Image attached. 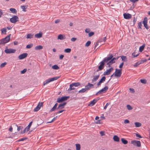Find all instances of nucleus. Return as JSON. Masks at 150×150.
I'll list each match as a JSON object with an SVG mask.
<instances>
[{
	"label": "nucleus",
	"mask_w": 150,
	"mask_h": 150,
	"mask_svg": "<svg viewBox=\"0 0 150 150\" xmlns=\"http://www.w3.org/2000/svg\"><path fill=\"white\" fill-rule=\"evenodd\" d=\"M11 35V34H10L5 38L1 39L0 40V45H4L9 42L10 39V36Z\"/></svg>",
	"instance_id": "obj_1"
},
{
	"label": "nucleus",
	"mask_w": 150,
	"mask_h": 150,
	"mask_svg": "<svg viewBox=\"0 0 150 150\" xmlns=\"http://www.w3.org/2000/svg\"><path fill=\"white\" fill-rule=\"evenodd\" d=\"M59 76H56V77H54L53 78H50V79H49L47 80H46V81H45L43 83V85L45 86V85L48 83H50V82H51L52 81L56 80L58 79L59 78Z\"/></svg>",
	"instance_id": "obj_2"
},
{
	"label": "nucleus",
	"mask_w": 150,
	"mask_h": 150,
	"mask_svg": "<svg viewBox=\"0 0 150 150\" xmlns=\"http://www.w3.org/2000/svg\"><path fill=\"white\" fill-rule=\"evenodd\" d=\"M69 98V96H63L61 98H58L57 100V102L58 103H62L67 100Z\"/></svg>",
	"instance_id": "obj_3"
},
{
	"label": "nucleus",
	"mask_w": 150,
	"mask_h": 150,
	"mask_svg": "<svg viewBox=\"0 0 150 150\" xmlns=\"http://www.w3.org/2000/svg\"><path fill=\"white\" fill-rule=\"evenodd\" d=\"M80 85V83L79 82H76L72 83L70 84V87L68 89V91H70L72 90H74L75 89V88H72V87H73L74 86L77 87Z\"/></svg>",
	"instance_id": "obj_4"
},
{
	"label": "nucleus",
	"mask_w": 150,
	"mask_h": 150,
	"mask_svg": "<svg viewBox=\"0 0 150 150\" xmlns=\"http://www.w3.org/2000/svg\"><path fill=\"white\" fill-rule=\"evenodd\" d=\"M122 69H116L115 72V76L117 77H120L122 74Z\"/></svg>",
	"instance_id": "obj_5"
},
{
	"label": "nucleus",
	"mask_w": 150,
	"mask_h": 150,
	"mask_svg": "<svg viewBox=\"0 0 150 150\" xmlns=\"http://www.w3.org/2000/svg\"><path fill=\"white\" fill-rule=\"evenodd\" d=\"M11 22L13 23H15L18 21V18L16 16H14L10 19Z\"/></svg>",
	"instance_id": "obj_6"
},
{
	"label": "nucleus",
	"mask_w": 150,
	"mask_h": 150,
	"mask_svg": "<svg viewBox=\"0 0 150 150\" xmlns=\"http://www.w3.org/2000/svg\"><path fill=\"white\" fill-rule=\"evenodd\" d=\"M148 18L146 17H145L143 21V23L144 24V26L148 30L149 29V27L147 25Z\"/></svg>",
	"instance_id": "obj_7"
},
{
	"label": "nucleus",
	"mask_w": 150,
	"mask_h": 150,
	"mask_svg": "<svg viewBox=\"0 0 150 150\" xmlns=\"http://www.w3.org/2000/svg\"><path fill=\"white\" fill-rule=\"evenodd\" d=\"M16 51V50L15 49L9 48L5 49V52L7 54H10L15 53Z\"/></svg>",
	"instance_id": "obj_8"
},
{
	"label": "nucleus",
	"mask_w": 150,
	"mask_h": 150,
	"mask_svg": "<svg viewBox=\"0 0 150 150\" xmlns=\"http://www.w3.org/2000/svg\"><path fill=\"white\" fill-rule=\"evenodd\" d=\"M131 143L134 145L138 147H140L141 146V142L139 141L133 140L131 142Z\"/></svg>",
	"instance_id": "obj_9"
},
{
	"label": "nucleus",
	"mask_w": 150,
	"mask_h": 150,
	"mask_svg": "<svg viewBox=\"0 0 150 150\" xmlns=\"http://www.w3.org/2000/svg\"><path fill=\"white\" fill-rule=\"evenodd\" d=\"M113 57V56L112 54H110L108 57L105 58L102 62H103L104 63L105 62L108 63L112 59Z\"/></svg>",
	"instance_id": "obj_10"
},
{
	"label": "nucleus",
	"mask_w": 150,
	"mask_h": 150,
	"mask_svg": "<svg viewBox=\"0 0 150 150\" xmlns=\"http://www.w3.org/2000/svg\"><path fill=\"white\" fill-rule=\"evenodd\" d=\"M113 69V68L111 67L108 69H107L104 72L103 75L104 76L108 75L110 74L111 72L112 71Z\"/></svg>",
	"instance_id": "obj_11"
},
{
	"label": "nucleus",
	"mask_w": 150,
	"mask_h": 150,
	"mask_svg": "<svg viewBox=\"0 0 150 150\" xmlns=\"http://www.w3.org/2000/svg\"><path fill=\"white\" fill-rule=\"evenodd\" d=\"M43 105V103H39L36 107L34 108V112H37L39 110L41 107Z\"/></svg>",
	"instance_id": "obj_12"
},
{
	"label": "nucleus",
	"mask_w": 150,
	"mask_h": 150,
	"mask_svg": "<svg viewBox=\"0 0 150 150\" xmlns=\"http://www.w3.org/2000/svg\"><path fill=\"white\" fill-rule=\"evenodd\" d=\"M67 104L66 102H64L63 103H60L59 104L57 110H61L64 107L65 105Z\"/></svg>",
	"instance_id": "obj_13"
},
{
	"label": "nucleus",
	"mask_w": 150,
	"mask_h": 150,
	"mask_svg": "<svg viewBox=\"0 0 150 150\" xmlns=\"http://www.w3.org/2000/svg\"><path fill=\"white\" fill-rule=\"evenodd\" d=\"M105 63L101 61L100 62V64L98 67V69L97 70V71H98L99 70H102L104 68Z\"/></svg>",
	"instance_id": "obj_14"
},
{
	"label": "nucleus",
	"mask_w": 150,
	"mask_h": 150,
	"mask_svg": "<svg viewBox=\"0 0 150 150\" xmlns=\"http://www.w3.org/2000/svg\"><path fill=\"white\" fill-rule=\"evenodd\" d=\"M28 55L27 53H24L19 56L18 58L19 59H22L25 58Z\"/></svg>",
	"instance_id": "obj_15"
},
{
	"label": "nucleus",
	"mask_w": 150,
	"mask_h": 150,
	"mask_svg": "<svg viewBox=\"0 0 150 150\" xmlns=\"http://www.w3.org/2000/svg\"><path fill=\"white\" fill-rule=\"evenodd\" d=\"M99 98H98L97 99H94L91 101L88 105L92 106L94 105L95 103L99 99Z\"/></svg>",
	"instance_id": "obj_16"
},
{
	"label": "nucleus",
	"mask_w": 150,
	"mask_h": 150,
	"mask_svg": "<svg viewBox=\"0 0 150 150\" xmlns=\"http://www.w3.org/2000/svg\"><path fill=\"white\" fill-rule=\"evenodd\" d=\"M123 16L124 18L126 19H129L132 18L131 15L129 13H124Z\"/></svg>",
	"instance_id": "obj_17"
},
{
	"label": "nucleus",
	"mask_w": 150,
	"mask_h": 150,
	"mask_svg": "<svg viewBox=\"0 0 150 150\" xmlns=\"http://www.w3.org/2000/svg\"><path fill=\"white\" fill-rule=\"evenodd\" d=\"M106 79L105 77L104 76L102 77L100 79V81L97 83V85L98 86H100L101 83L105 81Z\"/></svg>",
	"instance_id": "obj_18"
},
{
	"label": "nucleus",
	"mask_w": 150,
	"mask_h": 150,
	"mask_svg": "<svg viewBox=\"0 0 150 150\" xmlns=\"http://www.w3.org/2000/svg\"><path fill=\"white\" fill-rule=\"evenodd\" d=\"M93 85L90 83H88L87 84V85H86L85 86V88L86 90H90L91 88L93 86Z\"/></svg>",
	"instance_id": "obj_19"
},
{
	"label": "nucleus",
	"mask_w": 150,
	"mask_h": 150,
	"mask_svg": "<svg viewBox=\"0 0 150 150\" xmlns=\"http://www.w3.org/2000/svg\"><path fill=\"white\" fill-rule=\"evenodd\" d=\"M66 38V37L65 35L62 34H60L58 35L57 39L62 40L65 39Z\"/></svg>",
	"instance_id": "obj_20"
},
{
	"label": "nucleus",
	"mask_w": 150,
	"mask_h": 150,
	"mask_svg": "<svg viewBox=\"0 0 150 150\" xmlns=\"http://www.w3.org/2000/svg\"><path fill=\"white\" fill-rule=\"evenodd\" d=\"M100 76L99 75L93 76V79L92 80V82L94 83L96 82Z\"/></svg>",
	"instance_id": "obj_21"
},
{
	"label": "nucleus",
	"mask_w": 150,
	"mask_h": 150,
	"mask_svg": "<svg viewBox=\"0 0 150 150\" xmlns=\"http://www.w3.org/2000/svg\"><path fill=\"white\" fill-rule=\"evenodd\" d=\"M57 103H55L53 108L50 110V112H52L57 110Z\"/></svg>",
	"instance_id": "obj_22"
},
{
	"label": "nucleus",
	"mask_w": 150,
	"mask_h": 150,
	"mask_svg": "<svg viewBox=\"0 0 150 150\" xmlns=\"http://www.w3.org/2000/svg\"><path fill=\"white\" fill-rule=\"evenodd\" d=\"M42 35V33L40 32L36 34L35 35V37L37 38H41Z\"/></svg>",
	"instance_id": "obj_23"
},
{
	"label": "nucleus",
	"mask_w": 150,
	"mask_h": 150,
	"mask_svg": "<svg viewBox=\"0 0 150 150\" xmlns=\"http://www.w3.org/2000/svg\"><path fill=\"white\" fill-rule=\"evenodd\" d=\"M114 140L116 142H119L120 141V138L117 135H114L113 137Z\"/></svg>",
	"instance_id": "obj_24"
},
{
	"label": "nucleus",
	"mask_w": 150,
	"mask_h": 150,
	"mask_svg": "<svg viewBox=\"0 0 150 150\" xmlns=\"http://www.w3.org/2000/svg\"><path fill=\"white\" fill-rule=\"evenodd\" d=\"M33 34L29 33L27 35L26 38L27 39H31L33 38Z\"/></svg>",
	"instance_id": "obj_25"
},
{
	"label": "nucleus",
	"mask_w": 150,
	"mask_h": 150,
	"mask_svg": "<svg viewBox=\"0 0 150 150\" xmlns=\"http://www.w3.org/2000/svg\"><path fill=\"white\" fill-rule=\"evenodd\" d=\"M27 6H21V8L22 9V10L24 12L26 11V9L27 8Z\"/></svg>",
	"instance_id": "obj_26"
},
{
	"label": "nucleus",
	"mask_w": 150,
	"mask_h": 150,
	"mask_svg": "<svg viewBox=\"0 0 150 150\" xmlns=\"http://www.w3.org/2000/svg\"><path fill=\"white\" fill-rule=\"evenodd\" d=\"M121 140L122 142L124 144H126L128 143L127 141L124 138H122L121 139Z\"/></svg>",
	"instance_id": "obj_27"
},
{
	"label": "nucleus",
	"mask_w": 150,
	"mask_h": 150,
	"mask_svg": "<svg viewBox=\"0 0 150 150\" xmlns=\"http://www.w3.org/2000/svg\"><path fill=\"white\" fill-rule=\"evenodd\" d=\"M42 48L43 47L41 45H38L36 46L35 48V49L36 50H41L42 49Z\"/></svg>",
	"instance_id": "obj_28"
},
{
	"label": "nucleus",
	"mask_w": 150,
	"mask_h": 150,
	"mask_svg": "<svg viewBox=\"0 0 150 150\" xmlns=\"http://www.w3.org/2000/svg\"><path fill=\"white\" fill-rule=\"evenodd\" d=\"M1 33H3L4 34H6V29L5 28H4L1 29Z\"/></svg>",
	"instance_id": "obj_29"
},
{
	"label": "nucleus",
	"mask_w": 150,
	"mask_h": 150,
	"mask_svg": "<svg viewBox=\"0 0 150 150\" xmlns=\"http://www.w3.org/2000/svg\"><path fill=\"white\" fill-rule=\"evenodd\" d=\"M32 121L30 122L29 124L25 128L27 129V132L29 130L30 127L32 124Z\"/></svg>",
	"instance_id": "obj_30"
},
{
	"label": "nucleus",
	"mask_w": 150,
	"mask_h": 150,
	"mask_svg": "<svg viewBox=\"0 0 150 150\" xmlns=\"http://www.w3.org/2000/svg\"><path fill=\"white\" fill-rule=\"evenodd\" d=\"M120 57H121L122 61H126L127 59L126 56L122 55V56H120Z\"/></svg>",
	"instance_id": "obj_31"
},
{
	"label": "nucleus",
	"mask_w": 150,
	"mask_h": 150,
	"mask_svg": "<svg viewBox=\"0 0 150 150\" xmlns=\"http://www.w3.org/2000/svg\"><path fill=\"white\" fill-rule=\"evenodd\" d=\"M106 37H105L102 38H101V39H100L98 41H99V42H101L103 41H104V42H105L106 41Z\"/></svg>",
	"instance_id": "obj_32"
},
{
	"label": "nucleus",
	"mask_w": 150,
	"mask_h": 150,
	"mask_svg": "<svg viewBox=\"0 0 150 150\" xmlns=\"http://www.w3.org/2000/svg\"><path fill=\"white\" fill-rule=\"evenodd\" d=\"M135 127H139L141 126L142 124L139 122H136L135 123Z\"/></svg>",
	"instance_id": "obj_33"
},
{
	"label": "nucleus",
	"mask_w": 150,
	"mask_h": 150,
	"mask_svg": "<svg viewBox=\"0 0 150 150\" xmlns=\"http://www.w3.org/2000/svg\"><path fill=\"white\" fill-rule=\"evenodd\" d=\"M76 150H80L81 148V146L79 144H76Z\"/></svg>",
	"instance_id": "obj_34"
},
{
	"label": "nucleus",
	"mask_w": 150,
	"mask_h": 150,
	"mask_svg": "<svg viewBox=\"0 0 150 150\" xmlns=\"http://www.w3.org/2000/svg\"><path fill=\"white\" fill-rule=\"evenodd\" d=\"M142 22H140L138 23L137 27L138 29H142Z\"/></svg>",
	"instance_id": "obj_35"
},
{
	"label": "nucleus",
	"mask_w": 150,
	"mask_h": 150,
	"mask_svg": "<svg viewBox=\"0 0 150 150\" xmlns=\"http://www.w3.org/2000/svg\"><path fill=\"white\" fill-rule=\"evenodd\" d=\"M10 10L13 13H16L17 11L14 8H10Z\"/></svg>",
	"instance_id": "obj_36"
},
{
	"label": "nucleus",
	"mask_w": 150,
	"mask_h": 150,
	"mask_svg": "<svg viewBox=\"0 0 150 150\" xmlns=\"http://www.w3.org/2000/svg\"><path fill=\"white\" fill-rule=\"evenodd\" d=\"M145 46L144 45H143L142 46L140 47L139 49V51L140 52H142L144 50Z\"/></svg>",
	"instance_id": "obj_37"
},
{
	"label": "nucleus",
	"mask_w": 150,
	"mask_h": 150,
	"mask_svg": "<svg viewBox=\"0 0 150 150\" xmlns=\"http://www.w3.org/2000/svg\"><path fill=\"white\" fill-rule=\"evenodd\" d=\"M52 69H59V67L57 65L53 66L52 67Z\"/></svg>",
	"instance_id": "obj_38"
},
{
	"label": "nucleus",
	"mask_w": 150,
	"mask_h": 150,
	"mask_svg": "<svg viewBox=\"0 0 150 150\" xmlns=\"http://www.w3.org/2000/svg\"><path fill=\"white\" fill-rule=\"evenodd\" d=\"M13 125L17 127V130L18 131L20 130L21 129H22L23 128V127L21 126H18L17 125L15 124H14Z\"/></svg>",
	"instance_id": "obj_39"
},
{
	"label": "nucleus",
	"mask_w": 150,
	"mask_h": 150,
	"mask_svg": "<svg viewBox=\"0 0 150 150\" xmlns=\"http://www.w3.org/2000/svg\"><path fill=\"white\" fill-rule=\"evenodd\" d=\"M71 49L67 48L64 50V52L66 53H69L71 52Z\"/></svg>",
	"instance_id": "obj_40"
},
{
	"label": "nucleus",
	"mask_w": 150,
	"mask_h": 150,
	"mask_svg": "<svg viewBox=\"0 0 150 150\" xmlns=\"http://www.w3.org/2000/svg\"><path fill=\"white\" fill-rule=\"evenodd\" d=\"M108 89V87L107 86H105L103 88H102V89L103 90L104 93H105Z\"/></svg>",
	"instance_id": "obj_41"
},
{
	"label": "nucleus",
	"mask_w": 150,
	"mask_h": 150,
	"mask_svg": "<svg viewBox=\"0 0 150 150\" xmlns=\"http://www.w3.org/2000/svg\"><path fill=\"white\" fill-rule=\"evenodd\" d=\"M86 91V89L85 88H82L81 90L79 91V93H84Z\"/></svg>",
	"instance_id": "obj_42"
},
{
	"label": "nucleus",
	"mask_w": 150,
	"mask_h": 150,
	"mask_svg": "<svg viewBox=\"0 0 150 150\" xmlns=\"http://www.w3.org/2000/svg\"><path fill=\"white\" fill-rule=\"evenodd\" d=\"M33 46V44H30L27 45L26 46V48L27 49H30Z\"/></svg>",
	"instance_id": "obj_43"
},
{
	"label": "nucleus",
	"mask_w": 150,
	"mask_h": 150,
	"mask_svg": "<svg viewBox=\"0 0 150 150\" xmlns=\"http://www.w3.org/2000/svg\"><path fill=\"white\" fill-rule=\"evenodd\" d=\"M139 55V54H135V52L133 53L132 54V58H134L135 57H137Z\"/></svg>",
	"instance_id": "obj_44"
},
{
	"label": "nucleus",
	"mask_w": 150,
	"mask_h": 150,
	"mask_svg": "<svg viewBox=\"0 0 150 150\" xmlns=\"http://www.w3.org/2000/svg\"><path fill=\"white\" fill-rule=\"evenodd\" d=\"M91 43V42L90 41H88L86 43L85 46L86 47H88L89 46Z\"/></svg>",
	"instance_id": "obj_45"
},
{
	"label": "nucleus",
	"mask_w": 150,
	"mask_h": 150,
	"mask_svg": "<svg viewBox=\"0 0 150 150\" xmlns=\"http://www.w3.org/2000/svg\"><path fill=\"white\" fill-rule=\"evenodd\" d=\"M57 116H56L55 117H54L52 120L50 121V122H47V123H50L51 122H52L54 121L55 120H56L57 119Z\"/></svg>",
	"instance_id": "obj_46"
},
{
	"label": "nucleus",
	"mask_w": 150,
	"mask_h": 150,
	"mask_svg": "<svg viewBox=\"0 0 150 150\" xmlns=\"http://www.w3.org/2000/svg\"><path fill=\"white\" fill-rule=\"evenodd\" d=\"M140 81L141 83L144 84H145L146 83V81L145 79H141Z\"/></svg>",
	"instance_id": "obj_47"
},
{
	"label": "nucleus",
	"mask_w": 150,
	"mask_h": 150,
	"mask_svg": "<svg viewBox=\"0 0 150 150\" xmlns=\"http://www.w3.org/2000/svg\"><path fill=\"white\" fill-rule=\"evenodd\" d=\"M127 107L128 109L129 110H131L132 109V107L130 105H127Z\"/></svg>",
	"instance_id": "obj_48"
},
{
	"label": "nucleus",
	"mask_w": 150,
	"mask_h": 150,
	"mask_svg": "<svg viewBox=\"0 0 150 150\" xmlns=\"http://www.w3.org/2000/svg\"><path fill=\"white\" fill-rule=\"evenodd\" d=\"M140 64V63H139V62H138L136 63L134 65V67H137Z\"/></svg>",
	"instance_id": "obj_49"
},
{
	"label": "nucleus",
	"mask_w": 150,
	"mask_h": 150,
	"mask_svg": "<svg viewBox=\"0 0 150 150\" xmlns=\"http://www.w3.org/2000/svg\"><path fill=\"white\" fill-rule=\"evenodd\" d=\"M7 63L6 62H5L4 63H2L0 65V67L1 68H2L4 67L6 65V64Z\"/></svg>",
	"instance_id": "obj_50"
},
{
	"label": "nucleus",
	"mask_w": 150,
	"mask_h": 150,
	"mask_svg": "<svg viewBox=\"0 0 150 150\" xmlns=\"http://www.w3.org/2000/svg\"><path fill=\"white\" fill-rule=\"evenodd\" d=\"M27 139L26 138H22L21 139H19L17 141H18V142H20V141H24V140H25V139Z\"/></svg>",
	"instance_id": "obj_51"
},
{
	"label": "nucleus",
	"mask_w": 150,
	"mask_h": 150,
	"mask_svg": "<svg viewBox=\"0 0 150 150\" xmlns=\"http://www.w3.org/2000/svg\"><path fill=\"white\" fill-rule=\"evenodd\" d=\"M110 104V103H107L104 106V109H106L108 106Z\"/></svg>",
	"instance_id": "obj_52"
},
{
	"label": "nucleus",
	"mask_w": 150,
	"mask_h": 150,
	"mask_svg": "<svg viewBox=\"0 0 150 150\" xmlns=\"http://www.w3.org/2000/svg\"><path fill=\"white\" fill-rule=\"evenodd\" d=\"M147 59H145V60H141L139 62V63H140V64L142 63H144L146 62L147 61Z\"/></svg>",
	"instance_id": "obj_53"
},
{
	"label": "nucleus",
	"mask_w": 150,
	"mask_h": 150,
	"mask_svg": "<svg viewBox=\"0 0 150 150\" xmlns=\"http://www.w3.org/2000/svg\"><path fill=\"white\" fill-rule=\"evenodd\" d=\"M94 34V33L93 32L89 33L88 34V36L90 37L93 36Z\"/></svg>",
	"instance_id": "obj_54"
},
{
	"label": "nucleus",
	"mask_w": 150,
	"mask_h": 150,
	"mask_svg": "<svg viewBox=\"0 0 150 150\" xmlns=\"http://www.w3.org/2000/svg\"><path fill=\"white\" fill-rule=\"evenodd\" d=\"M27 71V69H24L22 71H21V73L22 74H23L25 73Z\"/></svg>",
	"instance_id": "obj_55"
},
{
	"label": "nucleus",
	"mask_w": 150,
	"mask_h": 150,
	"mask_svg": "<svg viewBox=\"0 0 150 150\" xmlns=\"http://www.w3.org/2000/svg\"><path fill=\"white\" fill-rule=\"evenodd\" d=\"M110 64H112L115 63V61H113V60H112V59H111L109 62H108Z\"/></svg>",
	"instance_id": "obj_56"
},
{
	"label": "nucleus",
	"mask_w": 150,
	"mask_h": 150,
	"mask_svg": "<svg viewBox=\"0 0 150 150\" xmlns=\"http://www.w3.org/2000/svg\"><path fill=\"white\" fill-rule=\"evenodd\" d=\"M129 121L128 120H125L124 121L125 124L129 123Z\"/></svg>",
	"instance_id": "obj_57"
},
{
	"label": "nucleus",
	"mask_w": 150,
	"mask_h": 150,
	"mask_svg": "<svg viewBox=\"0 0 150 150\" xmlns=\"http://www.w3.org/2000/svg\"><path fill=\"white\" fill-rule=\"evenodd\" d=\"M98 93H99V94H101L104 93V91H103V90L102 89L101 90H100L98 92Z\"/></svg>",
	"instance_id": "obj_58"
},
{
	"label": "nucleus",
	"mask_w": 150,
	"mask_h": 150,
	"mask_svg": "<svg viewBox=\"0 0 150 150\" xmlns=\"http://www.w3.org/2000/svg\"><path fill=\"white\" fill-rule=\"evenodd\" d=\"M137 20V18H135V17H134L133 19V22L134 25L136 22V21Z\"/></svg>",
	"instance_id": "obj_59"
},
{
	"label": "nucleus",
	"mask_w": 150,
	"mask_h": 150,
	"mask_svg": "<svg viewBox=\"0 0 150 150\" xmlns=\"http://www.w3.org/2000/svg\"><path fill=\"white\" fill-rule=\"evenodd\" d=\"M123 64H124V63L123 62H122L120 64V65L119 66V67L120 68H122V67H123Z\"/></svg>",
	"instance_id": "obj_60"
},
{
	"label": "nucleus",
	"mask_w": 150,
	"mask_h": 150,
	"mask_svg": "<svg viewBox=\"0 0 150 150\" xmlns=\"http://www.w3.org/2000/svg\"><path fill=\"white\" fill-rule=\"evenodd\" d=\"M76 38H73L71 39V40L72 42H74L76 40Z\"/></svg>",
	"instance_id": "obj_61"
},
{
	"label": "nucleus",
	"mask_w": 150,
	"mask_h": 150,
	"mask_svg": "<svg viewBox=\"0 0 150 150\" xmlns=\"http://www.w3.org/2000/svg\"><path fill=\"white\" fill-rule=\"evenodd\" d=\"M27 132V129L26 128H25L23 130V132H22L21 133V134L24 133L25 132Z\"/></svg>",
	"instance_id": "obj_62"
},
{
	"label": "nucleus",
	"mask_w": 150,
	"mask_h": 150,
	"mask_svg": "<svg viewBox=\"0 0 150 150\" xmlns=\"http://www.w3.org/2000/svg\"><path fill=\"white\" fill-rule=\"evenodd\" d=\"M136 135L137 137H139L140 138H142V137H141V136L139 134H138L136 133Z\"/></svg>",
	"instance_id": "obj_63"
},
{
	"label": "nucleus",
	"mask_w": 150,
	"mask_h": 150,
	"mask_svg": "<svg viewBox=\"0 0 150 150\" xmlns=\"http://www.w3.org/2000/svg\"><path fill=\"white\" fill-rule=\"evenodd\" d=\"M64 57V55H63L61 54L60 55L59 58L60 59H63Z\"/></svg>",
	"instance_id": "obj_64"
}]
</instances>
